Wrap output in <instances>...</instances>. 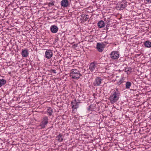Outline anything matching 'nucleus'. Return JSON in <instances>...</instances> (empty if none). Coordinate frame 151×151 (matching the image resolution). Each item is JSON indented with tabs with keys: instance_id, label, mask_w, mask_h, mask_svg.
Masks as SVG:
<instances>
[{
	"instance_id": "obj_1",
	"label": "nucleus",
	"mask_w": 151,
	"mask_h": 151,
	"mask_svg": "<svg viewBox=\"0 0 151 151\" xmlns=\"http://www.w3.org/2000/svg\"><path fill=\"white\" fill-rule=\"evenodd\" d=\"M121 96L120 93L118 89L116 88L111 94L109 98L110 102L111 104L116 103L119 100Z\"/></svg>"
},
{
	"instance_id": "obj_2",
	"label": "nucleus",
	"mask_w": 151,
	"mask_h": 151,
	"mask_svg": "<svg viewBox=\"0 0 151 151\" xmlns=\"http://www.w3.org/2000/svg\"><path fill=\"white\" fill-rule=\"evenodd\" d=\"M127 5V2L125 0L119 1L116 4L115 8L118 10H123Z\"/></svg>"
},
{
	"instance_id": "obj_3",
	"label": "nucleus",
	"mask_w": 151,
	"mask_h": 151,
	"mask_svg": "<svg viewBox=\"0 0 151 151\" xmlns=\"http://www.w3.org/2000/svg\"><path fill=\"white\" fill-rule=\"evenodd\" d=\"M70 76L72 78L78 80L80 78L81 75L79 70L74 69L71 70L70 72Z\"/></svg>"
},
{
	"instance_id": "obj_4",
	"label": "nucleus",
	"mask_w": 151,
	"mask_h": 151,
	"mask_svg": "<svg viewBox=\"0 0 151 151\" xmlns=\"http://www.w3.org/2000/svg\"><path fill=\"white\" fill-rule=\"evenodd\" d=\"M98 67L97 63L94 61L90 64L89 68L91 71L95 73L98 70Z\"/></svg>"
},
{
	"instance_id": "obj_5",
	"label": "nucleus",
	"mask_w": 151,
	"mask_h": 151,
	"mask_svg": "<svg viewBox=\"0 0 151 151\" xmlns=\"http://www.w3.org/2000/svg\"><path fill=\"white\" fill-rule=\"evenodd\" d=\"M48 118L47 116H45L41 120L40 124L39 125V127H40V129H43L46 126L48 123Z\"/></svg>"
},
{
	"instance_id": "obj_6",
	"label": "nucleus",
	"mask_w": 151,
	"mask_h": 151,
	"mask_svg": "<svg viewBox=\"0 0 151 151\" xmlns=\"http://www.w3.org/2000/svg\"><path fill=\"white\" fill-rule=\"evenodd\" d=\"M111 58L113 60H116L119 58V54L118 51H113L110 54Z\"/></svg>"
},
{
	"instance_id": "obj_7",
	"label": "nucleus",
	"mask_w": 151,
	"mask_h": 151,
	"mask_svg": "<svg viewBox=\"0 0 151 151\" xmlns=\"http://www.w3.org/2000/svg\"><path fill=\"white\" fill-rule=\"evenodd\" d=\"M102 81V79L101 78L97 77L95 79V81L93 83V85L95 86H100L101 83Z\"/></svg>"
},
{
	"instance_id": "obj_8",
	"label": "nucleus",
	"mask_w": 151,
	"mask_h": 151,
	"mask_svg": "<svg viewBox=\"0 0 151 151\" xmlns=\"http://www.w3.org/2000/svg\"><path fill=\"white\" fill-rule=\"evenodd\" d=\"M53 53L52 51L50 50H47L45 52V57L46 58L49 59L52 56Z\"/></svg>"
},
{
	"instance_id": "obj_9",
	"label": "nucleus",
	"mask_w": 151,
	"mask_h": 151,
	"mask_svg": "<svg viewBox=\"0 0 151 151\" xmlns=\"http://www.w3.org/2000/svg\"><path fill=\"white\" fill-rule=\"evenodd\" d=\"M61 5L62 6L67 7L69 5V4L68 0H62L61 2Z\"/></svg>"
},
{
	"instance_id": "obj_10",
	"label": "nucleus",
	"mask_w": 151,
	"mask_h": 151,
	"mask_svg": "<svg viewBox=\"0 0 151 151\" xmlns=\"http://www.w3.org/2000/svg\"><path fill=\"white\" fill-rule=\"evenodd\" d=\"M28 51L27 49H23L21 52V55L23 57H27L29 55Z\"/></svg>"
},
{
	"instance_id": "obj_11",
	"label": "nucleus",
	"mask_w": 151,
	"mask_h": 151,
	"mask_svg": "<svg viewBox=\"0 0 151 151\" xmlns=\"http://www.w3.org/2000/svg\"><path fill=\"white\" fill-rule=\"evenodd\" d=\"M96 48L99 52H101L103 50V45L101 43H97Z\"/></svg>"
},
{
	"instance_id": "obj_12",
	"label": "nucleus",
	"mask_w": 151,
	"mask_h": 151,
	"mask_svg": "<svg viewBox=\"0 0 151 151\" xmlns=\"http://www.w3.org/2000/svg\"><path fill=\"white\" fill-rule=\"evenodd\" d=\"M72 108L73 109H77L78 107V103L76 102V100L75 99L74 102H72L71 103Z\"/></svg>"
},
{
	"instance_id": "obj_13",
	"label": "nucleus",
	"mask_w": 151,
	"mask_h": 151,
	"mask_svg": "<svg viewBox=\"0 0 151 151\" xmlns=\"http://www.w3.org/2000/svg\"><path fill=\"white\" fill-rule=\"evenodd\" d=\"M50 30L52 33H56L58 32V28L57 26L53 25L51 26Z\"/></svg>"
},
{
	"instance_id": "obj_14",
	"label": "nucleus",
	"mask_w": 151,
	"mask_h": 151,
	"mask_svg": "<svg viewBox=\"0 0 151 151\" xmlns=\"http://www.w3.org/2000/svg\"><path fill=\"white\" fill-rule=\"evenodd\" d=\"M55 138L56 140L59 142H61L63 139V135H61L60 133H59V134Z\"/></svg>"
},
{
	"instance_id": "obj_15",
	"label": "nucleus",
	"mask_w": 151,
	"mask_h": 151,
	"mask_svg": "<svg viewBox=\"0 0 151 151\" xmlns=\"http://www.w3.org/2000/svg\"><path fill=\"white\" fill-rule=\"evenodd\" d=\"M88 16L87 15L82 14L81 15V19H82L83 21H86L88 20Z\"/></svg>"
},
{
	"instance_id": "obj_16",
	"label": "nucleus",
	"mask_w": 151,
	"mask_h": 151,
	"mask_svg": "<svg viewBox=\"0 0 151 151\" xmlns=\"http://www.w3.org/2000/svg\"><path fill=\"white\" fill-rule=\"evenodd\" d=\"M97 24L99 28H101L104 27V23L103 21L101 20L98 22Z\"/></svg>"
},
{
	"instance_id": "obj_17",
	"label": "nucleus",
	"mask_w": 151,
	"mask_h": 151,
	"mask_svg": "<svg viewBox=\"0 0 151 151\" xmlns=\"http://www.w3.org/2000/svg\"><path fill=\"white\" fill-rule=\"evenodd\" d=\"M47 112L48 113L49 116L52 115L53 112L52 109L51 107H48L47 109Z\"/></svg>"
},
{
	"instance_id": "obj_18",
	"label": "nucleus",
	"mask_w": 151,
	"mask_h": 151,
	"mask_svg": "<svg viewBox=\"0 0 151 151\" xmlns=\"http://www.w3.org/2000/svg\"><path fill=\"white\" fill-rule=\"evenodd\" d=\"M6 80L4 79H0V88L2 86L5 85L6 83Z\"/></svg>"
},
{
	"instance_id": "obj_19",
	"label": "nucleus",
	"mask_w": 151,
	"mask_h": 151,
	"mask_svg": "<svg viewBox=\"0 0 151 151\" xmlns=\"http://www.w3.org/2000/svg\"><path fill=\"white\" fill-rule=\"evenodd\" d=\"M132 85V83L129 81L127 82L125 84V88L126 89H129L130 87Z\"/></svg>"
},
{
	"instance_id": "obj_20",
	"label": "nucleus",
	"mask_w": 151,
	"mask_h": 151,
	"mask_svg": "<svg viewBox=\"0 0 151 151\" xmlns=\"http://www.w3.org/2000/svg\"><path fill=\"white\" fill-rule=\"evenodd\" d=\"M144 45L146 47H151V42L149 41H147L145 42Z\"/></svg>"
},
{
	"instance_id": "obj_21",
	"label": "nucleus",
	"mask_w": 151,
	"mask_h": 151,
	"mask_svg": "<svg viewBox=\"0 0 151 151\" xmlns=\"http://www.w3.org/2000/svg\"><path fill=\"white\" fill-rule=\"evenodd\" d=\"M55 2L54 1H52L48 4V5L49 7L52 6L54 5V3Z\"/></svg>"
},
{
	"instance_id": "obj_22",
	"label": "nucleus",
	"mask_w": 151,
	"mask_h": 151,
	"mask_svg": "<svg viewBox=\"0 0 151 151\" xmlns=\"http://www.w3.org/2000/svg\"><path fill=\"white\" fill-rule=\"evenodd\" d=\"M93 105L91 104L88 107V110L89 111H93V109L92 108V106Z\"/></svg>"
},
{
	"instance_id": "obj_23",
	"label": "nucleus",
	"mask_w": 151,
	"mask_h": 151,
	"mask_svg": "<svg viewBox=\"0 0 151 151\" xmlns=\"http://www.w3.org/2000/svg\"><path fill=\"white\" fill-rule=\"evenodd\" d=\"M123 79H121L119 82L117 83V84L118 85H120L121 83H123Z\"/></svg>"
},
{
	"instance_id": "obj_24",
	"label": "nucleus",
	"mask_w": 151,
	"mask_h": 151,
	"mask_svg": "<svg viewBox=\"0 0 151 151\" xmlns=\"http://www.w3.org/2000/svg\"><path fill=\"white\" fill-rule=\"evenodd\" d=\"M51 71L53 73H56V70H53V69H52L51 70Z\"/></svg>"
},
{
	"instance_id": "obj_25",
	"label": "nucleus",
	"mask_w": 151,
	"mask_h": 151,
	"mask_svg": "<svg viewBox=\"0 0 151 151\" xmlns=\"http://www.w3.org/2000/svg\"><path fill=\"white\" fill-rule=\"evenodd\" d=\"M146 1L148 3H151V0H146Z\"/></svg>"
},
{
	"instance_id": "obj_26",
	"label": "nucleus",
	"mask_w": 151,
	"mask_h": 151,
	"mask_svg": "<svg viewBox=\"0 0 151 151\" xmlns=\"http://www.w3.org/2000/svg\"><path fill=\"white\" fill-rule=\"evenodd\" d=\"M74 46H75L76 47H77V44H74Z\"/></svg>"
},
{
	"instance_id": "obj_27",
	"label": "nucleus",
	"mask_w": 151,
	"mask_h": 151,
	"mask_svg": "<svg viewBox=\"0 0 151 151\" xmlns=\"http://www.w3.org/2000/svg\"><path fill=\"white\" fill-rule=\"evenodd\" d=\"M104 43H106V44H107V43H107V42H105H105H104Z\"/></svg>"
},
{
	"instance_id": "obj_28",
	"label": "nucleus",
	"mask_w": 151,
	"mask_h": 151,
	"mask_svg": "<svg viewBox=\"0 0 151 151\" xmlns=\"http://www.w3.org/2000/svg\"><path fill=\"white\" fill-rule=\"evenodd\" d=\"M124 66V65H122V66Z\"/></svg>"
},
{
	"instance_id": "obj_29",
	"label": "nucleus",
	"mask_w": 151,
	"mask_h": 151,
	"mask_svg": "<svg viewBox=\"0 0 151 151\" xmlns=\"http://www.w3.org/2000/svg\"><path fill=\"white\" fill-rule=\"evenodd\" d=\"M61 60H60V61H59V62H60H60H61Z\"/></svg>"
}]
</instances>
